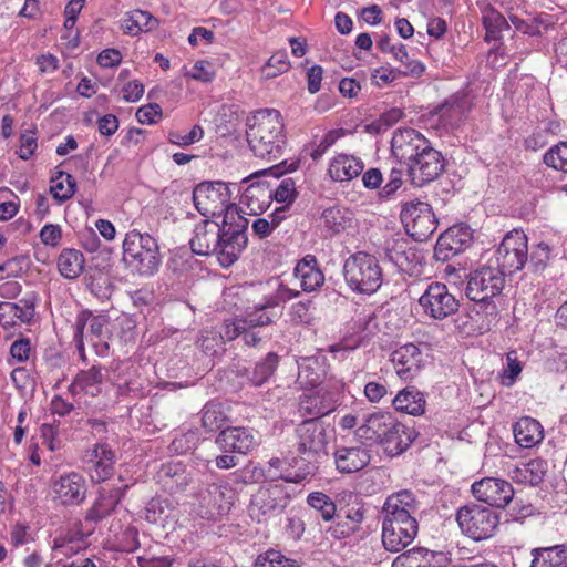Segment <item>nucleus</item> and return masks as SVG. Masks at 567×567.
<instances>
[{"mask_svg":"<svg viewBox=\"0 0 567 567\" xmlns=\"http://www.w3.org/2000/svg\"><path fill=\"white\" fill-rule=\"evenodd\" d=\"M248 219L235 209L224 215L223 225L204 219L194 229L190 249L199 256H215L224 268L234 265L248 244Z\"/></svg>","mask_w":567,"mask_h":567,"instance_id":"nucleus-1","label":"nucleus"},{"mask_svg":"<svg viewBox=\"0 0 567 567\" xmlns=\"http://www.w3.org/2000/svg\"><path fill=\"white\" fill-rule=\"evenodd\" d=\"M246 127L247 142L256 157L274 162L284 155L287 137L279 111L259 110L247 117Z\"/></svg>","mask_w":567,"mask_h":567,"instance_id":"nucleus-2","label":"nucleus"},{"mask_svg":"<svg viewBox=\"0 0 567 567\" xmlns=\"http://www.w3.org/2000/svg\"><path fill=\"white\" fill-rule=\"evenodd\" d=\"M505 286L504 272L496 267L486 266L471 272L465 293L474 301L471 319L478 323L481 329H489L496 320L498 309L493 298L498 296Z\"/></svg>","mask_w":567,"mask_h":567,"instance_id":"nucleus-3","label":"nucleus"},{"mask_svg":"<svg viewBox=\"0 0 567 567\" xmlns=\"http://www.w3.org/2000/svg\"><path fill=\"white\" fill-rule=\"evenodd\" d=\"M355 436L370 444H379L391 456L403 453L414 440V431L408 430L389 412H373L365 416L355 430Z\"/></svg>","mask_w":567,"mask_h":567,"instance_id":"nucleus-4","label":"nucleus"},{"mask_svg":"<svg viewBox=\"0 0 567 567\" xmlns=\"http://www.w3.org/2000/svg\"><path fill=\"white\" fill-rule=\"evenodd\" d=\"M297 436V451L300 455H305L303 461L307 462L303 467H300L293 475L280 473H272L271 476H279L286 482L299 483L306 480L315 472L312 462L316 456L324 452L328 437L324 423L317 419H307L302 421L296 429Z\"/></svg>","mask_w":567,"mask_h":567,"instance_id":"nucleus-5","label":"nucleus"},{"mask_svg":"<svg viewBox=\"0 0 567 567\" xmlns=\"http://www.w3.org/2000/svg\"><path fill=\"white\" fill-rule=\"evenodd\" d=\"M123 261L141 276L154 275L161 264L159 247L154 237L132 230L123 241Z\"/></svg>","mask_w":567,"mask_h":567,"instance_id":"nucleus-6","label":"nucleus"},{"mask_svg":"<svg viewBox=\"0 0 567 567\" xmlns=\"http://www.w3.org/2000/svg\"><path fill=\"white\" fill-rule=\"evenodd\" d=\"M343 276L349 287L358 293L372 295L382 285L378 259L363 251L355 252L344 261Z\"/></svg>","mask_w":567,"mask_h":567,"instance_id":"nucleus-7","label":"nucleus"},{"mask_svg":"<svg viewBox=\"0 0 567 567\" xmlns=\"http://www.w3.org/2000/svg\"><path fill=\"white\" fill-rule=\"evenodd\" d=\"M461 530L474 540L492 537L498 526V515L489 507L477 504L461 507L456 514Z\"/></svg>","mask_w":567,"mask_h":567,"instance_id":"nucleus-8","label":"nucleus"},{"mask_svg":"<svg viewBox=\"0 0 567 567\" xmlns=\"http://www.w3.org/2000/svg\"><path fill=\"white\" fill-rule=\"evenodd\" d=\"M497 269L504 276L522 270L528 260V239L524 231L507 233L495 251Z\"/></svg>","mask_w":567,"mask_h":567,"instance_id":"nucleus-9","label":"nucleus"},{"mask_svg":"<svg viewBox=\"0 0 567 567\" xmlns=\"http://www.w3.org/2000/svg\"><path fill=\"white\" fill-rule=\"evenodd\" d=\"M423 315L433 320H444L458 311L460 301L450 288L440 281L430 282L419 298Z\"/></svg>","mask_w":567,"mask_h":567,"instance_id":"nucleus-10","label":"nucleus"},{"mask_svg":"<svg viewBox=\"0 0 567 567\" xmlns=\"http://www.w3.org/2000/svg\"><path fill=\"white\" fill-rule=\"evenodd\" d=\"M193 202L196 209L204 216L227 214L228 209L237 208L230 203V192L227 184L216 182H203L193 192Z\"/></svg>","mask_w":567,"mask_h":567,"instance_id":"nucleus-11","label":"nucleus"},{"mask_svg":"<svg viewBox=\"0 0 567 567\" xmlns=\"http://www.w3.org/2000/svg\"><path fill=\"white\" fill-rule=\"evenodd\" d=\"M400 217L406 233L416 241L427 240L437 228L431 205L421 200L404 204Z\"/></svg>","mask_w":567,"mask_h":567,"instance_id":"nucleus-12","label":"nucleus"},{"mask_svg":"<svg viewBox=\"0 0 567 567\" xmlns=\"http://www.w3.org/2000/svg\"><path fill=\"white\" fill-rule=\"evenodd\" d=\"M288 496L279 485L260 487L250 498L248 515L257 523H266L287 507Z\"/></svg>","mask_w":567,"mask_h":567,"instance_id":"nucleus-13","label":"nucleus"},{"mask_svg":"<svg viewBox=\"0 0 567 567\" xmlns=\"http://www.w3.org/2000/svg\"><path fill=\"white\" fill-rule=\"evenodd\" d=\"M419 532L415 516H382V544L388 551L399 553L409 546Z\"/></svg>","mask_w":567,"mask_h":567,"instance_id":"nucleus-14","label":"nucleus"},{"mask_svg":"<svg viewBox=\"0 0 567 567\" xmlns=\"http://www.w3.org/2000/svg\"><path fill=\"white\" fill-rule=\"evenodd\" d=\"M429 354L425 347L415 343H405L391 353V362L398 377L404 381L413 380L425 368Z\"/></svg>","mask_w":567,"mask_h":567,"instance_id":"nucleus-15","label":"nucleus"},{"mask_svg":"<svg viewBox=\"0 0 567 567\" xmlns=\"http://www.w3.org/2000/svg\"><path fill=\"white\" fill-rule=\"evenodd\" d=\"M53 501L61 506H79L87 494L85 477L78 472H70L60 475L52 482Z\"/></svg>","mask_w":567,"mask_h":567,"instance_id":"nucleus-16","label":"nucleus"},{"mask_svg":"<svg viewBox=\"0 0 567 567\" xmlns=\"http://www.w3.org/2000/svg\"><path fill=\"white\" fill-rule=\"evenodd\" d=\"M430 145L431 143L416 130L411 127L399 128L392 136L391 152L400 163L409 166Z\"/></svg>","mask_w":567,"mask_h":567,"instance_id":"nucleus-17","label":"nucleus"},{"mask_svg":"<svg viewBox=\"0 0 567 567\" xmlns=\"http://www.w3.org/2000/svg\"><path fill=\"white\" fill-rule=\"evenodd\" d=\"M339 404L340 393L324 386L312 393L302 394L299 399L298 412L301 416L321 420L333 412Z\"/></svg>","mask_w":567,"mask_h":567,"instance_id":"nucleus-18","label":"nucleus"},{"mask_svg":"<svg viewBox=\"0 0 567 567\" xmlns=\"http://www.w3.org/2000/svg\"><path fill=\"white\" fill-rule=\"evenodd\" d=\"M474 497L489 506L504 508L514 497L512 484L498 477H484L472 484Z\"/></svg>","mask_w":567,"mask_h":567,"instance_id":"nucleus-19","label":"nucleus"},{"mask_svg":"<svg viewBox=\"0 0 567 567\" xmlns=\"http://www.w3.org/2000/svg\"><path fill=\"white\" fill-rule=\"evenodd\" d=\"M445 168L442 154L431 145L409 166L408 172L413 185L421 187L436 179Z\"/></svg>","mask_w":567,"mask_h":567,"instance_id":"nucleus-20","label":"nucleus"},{"mask_svg":"<svg viewBox=\"0 0 567 567\" xmlns=\"http://www.w3.org/2000/svg\"><path fill=\"white\" fill-rule=\"evenodd\" d=\"M472 231L468 226H453L445 230L437 239L434 248V257L441 261H447L466 250L472 244Z\"/></svg>","mask_w":567,"mask_h":567,"instance_id":"nucleus-21","label":"nucleus"},{"mask_svg":"<svg viewBox=\"0 0 567 567\" xmlns=\"http://www.w3.org/2000/svg\"><path fill=\"white\" fill-rule=\"evenodd\" d=\"M107 319L104 316H94L90 310H82L78 313L74 323V342L81 357L84 358V338L94 348L101 341Z\"/></svg>","mask_w":567,"mask_h":567,"instance_id":"nucleus-22","label":"nucleus"},{"mask_svg":"<svg viewBox=\"0 0 567 567\" xmlns=\"http://www.w3.org/2000/svg\"><path fill=\"white\" fill-rule=\"evenodd\" d=\"M215 443L224 453L245 455L257 446L258 441L254 430L249 427L228 426L218 433Z\"/></svg>","mask_w":567,"mask_h":567,"instance_id":"nucleus-23","label":"nucleus"},{"mask_svg":"<svg viewBox=\"0 0 567 567\" xmlns=\"http://www.w3.org/2000/svg\"><path fill=\"white\" fill-rule=\"evenodd\" d=\"M127 487L128 486L125 485L123 487H112L109 489L102 488L93 505L87 509L84 517L85 522L96 524L111 515L123 498Z\"/></svg>","mask_w":567,"mask_h":567,"instance_id":"nucleus-24","label":"nucleus"},{"mask_svg":"<svg viewBox=\"0 0 567 567\" xmlns=\"http://www.w3.org/2000/svg\"><path fill=\"white\" fill-rule=\"evenodd\" d=\"M371 456L368 449L362 446L338 447L334 452V463L340 473H354L364 468L370 463Z\"/></svg>","mask_w":567,"mask_h":567,"instance_id":"nucleus-25","label":"nucleus"},{"mask_svg":"<svg viewBox=\"0 0 567 567\" xmlns=\"http://www.w3.org/2000/svg\"><path fill=\"white\" fill-rule=\"evenodd\" d=\"M272 200V189L264 182H255L247 186L240 197V205L250 215L264 213Z\"/></svg>","mask_w":567,"mask_h":567,"instance_id":"nucleus-26","label":"nucleus"},{"mask_svg":"<svg viewBox=\"0 0 567 567\" xmlns=\"http://www.w3.org/2000/svg\"><path fill=\"white\" fill-rule=\"evenodd\" d=\"M419 508V502L414 494L411 491L402 489L386 497L382 507V516H415Z\"/></svg>","mask_w":567,"mask_h":567,"instance_id":"nucleus-27","label":"nucleus"},{"mask_svg":"<svg viewBox=\"0 0 567 567\" xmlns=\"http://www.w3.org/2000/svg\"><path fill=\"white\" fill-rule=\"evenodd\" d=\"M227 493H230V491L217 484H210L202 491L199 502L202 507L206 508L205 515L214 517L226 514L231 505V502L227 498Z\"/></svg>","mask_w":567,"mask_h":567,"instance_id":"nucleus-28","label":"nucleus"},{"mask_svg":"<svg viewBox=\"0 0 567 567\" xmlns=\"http://www.w3.org/2000/svg\"><path fill=\"white\" fill-rule=\"evenodd\" d=\"M295 276L300 279L301 288L305 291H315L324 282V275L318 267L315 256L307 255L295 267Z\"/></svg>","mask_w":567,"mask_h":567,"instance_id":"nucleus-29","label":"nucleus"},{"mask_svg":"<svg viewBox=\"0 0 567 567\" xmlns=\"http://www.w3.org/2000/svg\"><path fill=\"white\" fill-rule=\"evenodd\" d=\"M279 363V357L275 352H269L264 359L256 362L252 371L247 368H237L236 375L247 377L248 382L254 386H260L266 383L274 374Z\"/></svg>","mask_w":567,"mask_h":567,"instance_id":"nucleus-30","label":"nucleus"},{"mask_svg":"<svg viewBox=\"0 0 567 567\" xmlns=\"http://www.w3.org/2000/svg\"><path fill=\"white\" fill-rule=\"evenodd\" d=\"M441 553L424 547H415L400 554L392 561V567H440L437 558Z\"/></svg>","mask_w":567,"mask_h":567,"instance_id":"nucleus-31","label":"nucleus"},{"mask_svg":"<svg viewBox=\"0 0 567 567\" xmlns=\"http://www.w3.org/2000/svg\"><path fill=\"white\" fill-rule=\"evenodd\" d=\"M104 374L101 367H92L89 370L80 371L69 386L72 394L83 392L95 396L101 393V384L103 383Z\"/></svg>","mask_w":567,"mask_h":567,"instance_id":"nucleus-32","label":"nucleus"},{"mask_svg":"<svg viewBox=\"0 0 567 567\" xmlns=\"http://www.w3.org/2000/svg\"><path fill=\"white\" fill-rule=\"evenodd\" d=\"M513 431L516 443L524 449L533 447L544 439L542 424L529 416L522 417L517 421Z\"/></svg>","mask_w":567,"mask_h":567,"instance_id":"nucleus-33","label":"nucleus"},{"mask_svg":"<svg viewBox=\"0 0 567 567\" xmlns=\"http://www.w3.org/2000/svg\"><path fill=\"white\" fill-rule=\"evenodd\" d=\"M424 394L414 386H408L392 400L393 408L399 412L411 415H422L425 412Z\"/></svg>","mask_w":567,"mask_h":567,"instance_id":"nucleus-34","label":"nucleus"},{"mask_svg":"<svg viewBox=\"0 0 567 567\" xmlns=\"http://www.w3.org/2000/svg\"><path fill=\"white\" fill-rule=\"evenodd\" d=\"M363 168V163L359 158L341 154L331 161L328 172L333 181L344 182L359 176Z\"/></svg>","mask_w":567,"mask_h":567,"instance_id":"nucleus-35","label":"nucleus"},{"mask_svg":"<svg viewBox=\"0 0 567 567\" xmlns=\"http://www.w3.org/2000/svg\"><path fill=\"white\" fill-rule=\"evenodd\" d=\"M321 220L329 235H338L351 227L353 214L346 207L334 205L322 212Z\"/></svg>","mask_w":567,"mask_h":567,"instance_id":"nucleus-36","label":"nucleus"},{"mask_svg":"<svg viewBox=\"0 0 567 567\" xmlns=\"http://www.w3.org/2000/svg\"><path fill=\"white\" fill-rule=\"evenodd\" d=\"M547 470L548 465L546 461L533 458L517 465L512 472V478L537 486L544 481Z\"/></svg>","mask_w":567,"mask_h":567,"instance_id":"nucleus-37","label":"nucleus"},{"mask_svg":"<svg viewBox=\"0 0 567 567\" xmlns=\"http://www.w3.org/2000/svg\"><path fill=\"white\" fill-rule=\"evenodd\" d=\"M230 406L218 401H209L202 409V425L208 432H214L229 421Z\"/></svg>","mask_w":567,"mask_h":567,"instance_id":"nucleus-38","label":"nucleus"},{"mask_svg":"<svg viewBox=\"0 0 567 567\" xmlns=\"http://www.w3.org/2000/svg\"><path fill=\"white\" fill-rule=\"evenodd\" d=\"M530 567H567V546L535 548Z\"/></svg>","mask_w":567,"mask_h":567,"instance_id":"nucleus-39","label":"nucleus"},{"mask_svg":"<svg viewBox=\"0 0 567 567\" xmlns=\"http://www.w3.org/2000/svg\"><path fill=\"white\" fill-rule=\"evenodd\" d=\"M471 104L466 95L455 94L436 107V114L449 124L457 123L470 111Z\"/></svg>","mask_w":567,"mask_h":567,"instance_id":"nucleus-40","label":"nucleus"},{"mask_svg":"<svg viewBox=\"0 0 567 567\" xmlns=\"http://www.w3.org/2000/svg\"><path fill=\"white\" fill-rule=\"evenodd\" d=\"M158 22L150 12L143 10H133L125 13L122 20V30L131 35H137L141 32H147L157 27Z\"/></svg>","mask_w":567,"mask_h":567,"instance_id":"nucleus-41","label":"nucleus"},{"mask_svg":"<svg viewBox=\"0 0 567 567\" xmlns=\"http://www.w3.org/2000/svg\"><path fill=\"white\" fill-rule=\"evenodd\" d=\"M33 307L24 305L23 307L13 302H0V324L4 329L14 327L17 322H29L33 317Z\"/></svg>","mask_w":567,"mask_h":567,"instance_id":"nucleus-42","label":"nucleus"},{"mask_svg":"<svg viewBox=\"0 0 567 567\" xmlns=\"http://www.w3.org/2000/svg\"><path fill=\"white\" fill-rule=\"evenodd\" d=\"M84 256L78 249H63L58 258V269L66 279L78 278L84 269Z\"/></svg>","mask_w":567,"mask_h":567,"instance_id":"nucleus-43","label":"nucleus"},{"mask_svg":"<svg viewBox=\"0 0 567 567\" xmlns=\"http://www.w3.org/2000/svg\"><path fill=\"white\" fill-rule=\"evenodd\" d=\"M265 302L254 307L252 311L247 312L243 317H235L233 320L237 321L239 328L245 327L260 328L269 326L274 322L277 317V312L272 308H264Z\"/></svg>","mask_w":567,"mask_h":567,"instance_id":"nucleus-44","label":"nucleus"},{"mask_svg":"<svg viewBox=\"0 0 567 567\" xmlns=\"http://www.w3.org/2000/svg\"><path fill=\"white\" fill-rule=\"evenodd\" d=\"M384 250L385 257L401 269L408 267L412 262L411 256H414L409 248V241L402 237L386 240Z\"/></svg>","mask_w":567,"mask_h":567,"instance_id":"nucleus-45","label":"nucleus"},{"mask_svg":"<svg viewBox=\"0 0 567 567\" xmlns=\"http://www.w3.org/2000/svg\"><path fill=\"white\" fill-rule=\"evenodd\" d=\"M238 337H241L245 344L248 347H257L261 341V337L255 328L245 327V329H241L239 324H237V321L233 319L225 320L223 330L220 331V338L226 341H233Z\"/></svg>","mask_w":567,"mask_h":567,"instance_id":"nucleus-46","label":"nucleus"},{"mask_svg":"<svg viewBox=\"0 0 567 567\" xmlns=\"http://www.w3.org/2000/svg\"><path fill=\"white\" fill-rule=\"evenodd\" d=\"M175 508L166 498L153 497L145 506L144 517L151 524L164 526Z\"/></svg>","mask_w":567,"mask_h":567,"instance_id":"nucleus-47","label":"nucleus"},{"mask_svg":"<svg viewBox=\"0 0 567 567\" xmlns=\"http://www.w3.org/2000/svg\"><path fill=\"white\" fill-rule=\"evenodd\" d=\"M76 189L75 178L63 171L56 172L51 178L50 193L60 203L70 199Z\"/></svg>","mask_w":567,"mask_h":567,"instance_id":"nucleus-48","label":"nucleus"},{"mask_svg":"<svg viewBox=\"0 0 567 567\" xmlns=\"http://www.w3.org/2000/svg\"><path fill=\"white\" fill-rule=\"evenodd\" d=\"M483 25L486 30L485 40L496 41L502 37V25H506V19L494 8L488 7L483 14Z\"/></svg>","mask_w":567,"mask_h":567,"instance_id":"nucleus-49","label":"nucleus"},{"mask_svg":"<svg viewBox=\"0 0 567 567\" xmlns=\"http://www.w3.org/2000/svg\"><path fill=\"white\" fill-rule=\"evenodd\" d=\"M308 505L319 512L324 520H330L336 515V504L333 501L321 492H312L307 497Z\"/></svg>","mask_w":567,"mask_h":567,"instance_id":"nucleus-50","label":"nucleus"},{"mask_svg":"<svg viewBox=\"0 0 567 567\" xmlns=\"http://www.w3.org/2000/svg\"><path fill=\"white\" fill-rule=\"evenodd\" d=\"M544 163L563 173H567V142L551 146L543 157Z\"/></svg>","mask_w":567,"mask_h":567,"instance_id":"nucleus-51","label":"nucleus"},{"mask_svg":"<svg viewBox=\"0 0 567 567\" xmlns=\"http://www.w3.org/2000/svg\"><path fill=\"white\" fill-rule=\"evenodd\" d=\"M255 567H299V565L296 560L285 557L280 551L269 549L257 557Z\"/></svg>","mask_w":567,"mask_h":567,"instance_id":"nucleus-52","label":"nucleus"},{"mask_svg":"<svg viewBox=\"0 0 567 567\" xmlns=\"http://www.w3.org/2000/svg\"><path fill=\"white\" fill-rule=\"evenodd\" d=\"M549 259V246L545 243H539L533 248L526 265L533 272H543L546 269Z\"/></svg>","mask_w":567,"mask_h":567,"instance_id":"nucleus-53","label":"nucleus"},{"mask_svg":"<svg viewBox=\"0 0 567 567\" xmlns=\"http://www.w3.org/2000/svg\"><path fill=\"white\" fill-rule=\"evenodd\" d=\"M318 360L303 358L299 363L298 379L307 385L315 386L320 382Z\"/></svg>","mask_w":567,"mask_h":567,"instance_id":"nucleus-54","label":"nucleus"},{"mask_svg":"<svg viewBox=\"0 0 567 567\" xmlns=\"http://www.w3.org/2000/svg\"><path fill=\"white\" fill-rule=\"evenodd\" d=\"M290 64L286 52H277L272 54L262 69L264 76L267 79L276 78L277 75L288 71Z\"/></svg>","mask_w":567,"mask_h":567,"instance_id":"nucleus-55","label":"nucleus"},{"mask_svg":"<svg viewBox=\"0 0 567 567\" xmlns=\"http://www.w3.org/2000/svg\"><path fill=\"white\" fill-rule=\"evenodd\" d=\"M296 197V184L290 177L282 179L277 188L275 190L272 189V199L278 203H286L287 205H290L295 202Z\"/></svg>","mask_w":567,"mask_h":567,"instance_id":"nucleus-56","label":"nucleus"},{"mask_svg":"<svg viewBox=\"0 0 567 567\" xmlns=\"http://www.w3.org/2000/svg\"><path fill=\"white\" fill-rule=\"evenodd\" d=\"M89 462L92 463V466L90 467V476L93 482L101 483L113 475L114 463L96 460L93 457H90Z\"/></svg>","mask_w":567,"mask_h":567,"instance_id":"nucleus-57","label":"nucleus"},{"mask_svg":"<svg viewBox=\"0 0 567 567\" xmlns=\"http://www.w3.org/2000/svg\"><path fill=\"white\" fill-rule=\"evenodd\" d=\"M38 147V138L34 130H25L20 135L19 157L21 159H29L34 154Z\"/></svg>","mask_w":567,"mask_h":567,"instance_id":"nucleus-58","label":"nucleus"},{"mask_svg":"<svg viewBox=\"0 0 567 567\" xmlns=\"http://www.w3.org/2000/svg\"><path fill=\"white\" fill-rule=\"evenodd\" d=\"M162 117V107L157 103L141 106L136 112V120L141 124H155Z\"/></svg>","mask_w":567,"mask_h":567,"instance_id":"nucleus-59","label":"nucleus"},{"mask_svg":"<svg viewBox=\"0 0 567 567\" xmlns=\"http://www.w3.org/2000/svg\"><path fill=\"white\" fill-rule=\"evenodd\" d=\"M299 296V291L295 289H290L287 286L280 284L276 295L270 296L265 300L264 308H272L275 309L280 302L289 301Z\"/></svg>","mask_w":567,"mask_h":567,"instance_id":"nucleus-60","label":"nucleus"},{"mask_svg":"<svg viewBox=\"0 0 567 567\" xmlns=\"http://www.w3.org/2000/svg\"><path fill=\"white\" fill-rule=\"evenodd\" d=\"M188 75L200 82H210L215 78L214 65L208 61H197Z\"/></svg>","mask_w":567,"mask_h":567,"instance_id":"nucleus-61","label":"nucleus"},{"mask_svg":"<svg viewBox=\"0 0 567 567\" xmlns=\"http://www.w3.org/2000/svg\"><path fill=\"white\" fill-rule=\"evenodd\" d=\"M536 513L535 507L530 503L515 502L514 506L507 513V522H518L533 516Z\"/></svg>","mask_w":567,"mask_h":567,"instance_id":"nucleus-62","label":"nucleus"},{"mask_svg":"<svg viewBox=\"0 0 567 567\" xmlns=\"http://www.w3.org/2000/svg\"><path fill=\"white\" fill-rule=\"evenodd\" d=\"M506 361L507 367L504 370L503 379L508 380V382L504 381V384L511 385L522 372V363L517 359L516 352L513 351L507 353Z\"/></svg>","mask_w":567,"mask_h":567,"instance_id":"nucleus-63","label":"nucleus"},{"mask_svg":"<svg viewBox=\"0 0 567 567\" xmlns=\"http://www.w3.org/2000/svg\"><path fill=\"white\" fill-rule=\"evenodd\" d=\"M31 352V343L27 338L16 340L10 347V354L17 362H25Z\"/></svg>","mask_w":567,"mask_h":567,"instance_id":"nucleus-64","label":"nucleus"}]
</instances>
